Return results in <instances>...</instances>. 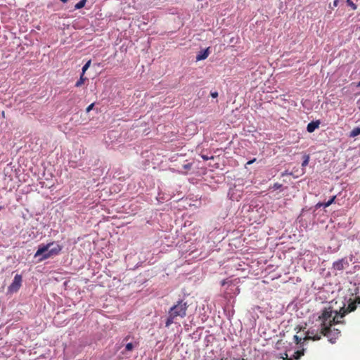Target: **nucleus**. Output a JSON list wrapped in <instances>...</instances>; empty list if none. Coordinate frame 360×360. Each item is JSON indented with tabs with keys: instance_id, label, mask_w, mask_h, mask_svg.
Wrapping results in <instances>:
<instances>
[{
	"instance_id": "7ed1b4c3",
	"label": "nucleus",
	"mask_w": 360,
	"mask_h": 360,
	"mask_svg": "<svg viewBox=\"0 0 360 360\" xmlns=\"http://www.w3.org/2000/svg\"><path fill=\"white\" fill-rule=\"evenodd\" d=\"M62 250V247L54 242L46 245L41 244L34 254V257H40L39 262H42L49 258L58 255Z\"/></svg>"
},
{
	"instance_id": "5701e85b",
	"label": "nucleus",
	"mask_w": 360,
	"mask_h": 360,
	"mask_svg": "<svg viewBox=\"0 0 360 360\" xmlns=\"http://www.w3.org/2000/svg\"><path fill=\"white\" fill-rule=\"evenodd\" d=\"M294 340H295L297 345L301 343L302 338L297 335H294Z\"/></svg>"
},
{
	"instance_id": "f257e3e1",
	"label": "nucleus",
	"mask_w": 360,
	"mask_h": 360,
	"mask_svg": "<svg viewBox=\"0 0 360 360\" xmlns=\"http://www.w3.org/2000/svg\"><path fill=\"white\" fill-rule=\"evenodd\" d=\"M333 310L330 308L325 309L319 319L321 324L317 328H311L307 330L305 337L303 339L302 344L307 340H319L322 335L326 336L330 342H333V338L331 337V333L327 332V325L331 324V322L335 320L333 318Z\"/></svg>"
},
{
	"instance_id": "4468645a",
	"label": "nucleus",
	"mask_w": 360,
	"mask_h": 360,
	"mask_svg": "<svg viewBox=\"0 0 360 360\" xmlns=\"http://www.w3.org/2000/svg\"><path fill=\"white\" fill-rule=\"evenodd\" d=\"M86 0H80L76 5L75 6V9H80L85 6Z\"/></svg>"
},
{
	"instance_id": "a211bd4d",
	"label": "nucleus",
	"mask_w": 360,
	"mask_h": 360,
	"mask_svg": "<svg viewBox=\"0 0 360 360\" xmlns=\"http://www.w3.org/2000/svg\"><path fill=\"white\" fill-rule=\"evenodd\" d=\"M228 287L229 288V290H230L231 291L236 290V293H237V294H238V293H239V291H240V290H239V289H238L237 287H236V286H235V285H233V284H232V283H229V285H228Z\"/></svg>"
},
{
	"instance_id": "bb28decb",
	"label": "nucleus",
	"mask_w": 360,
	"mask_h": 360,
	"mask_svg": "<svg viewBox=\"0 0 360 360\" xmlns=\"http://www.w3.org/2000/svg\"><path fill=\"white\" fill-rule=\"evenodd\" d=\"M321 207H324V202H319L315 206L316 209H318Z\"/></svg>"
},
{
	"instance_id": "f8f14e48",
	"label": "nucleus",
	"mask_w": 360,
	"mask_h": 360,
	"mask_svg": "<svg viewBox=\"0 0 360 360\" xmlns=\"http://www.w3.org/2000/svg\"><path fill=\"white\" fill-rule=\"evenodd\" d=\"M138 345V343L136 342H127L125 345V351L130 352L135 347Z\"/></svg>"
},
{
	"instance_id": "9b49d317",
	"label": "nucleus",
	"mask_w": 360,
	"mask_h": 360,
	"mask_svg": "<svg viewBox=\"0 0 360 360\" xmlns=\"http://www.w3.org/2000/svg\"><path fill=\"white\" fill-rule=\"evenodd\" d=\"M360 134V127L354 128L349 133L350 138H354Z\"/></svg>"
},
{
	"instance_id": "72a5a7b5",
	"label": "nucleus",
	"mask_w": 360,
	"mask_h": 360,
	"mask_svg": "<svg viewBox=\"0 0 360 360\" xmlns=\"http://www.w3.org/2000/svg\"><path fill=\"white\" fill-rule=\"evenodd\" d=\"M359 110H360V107H359Z\"/></svg>"
},
{
	"instance_id": "412c9836",
	"label": "nucleus",
	"mask_w": 360,
	"mask_h": 360,
	"mask_svg": "<svg viewBox=\"0 0 360 360\" xmlns=\"http://www.w3.org/2000/svg\"><path fill=\"white\" fill-rule=\"evenodd\" d=\"M131 338V336L130 335H127L126 337H124L122 341V345H124V343H127V342L129 341V340Z\"/></svg>"
},
{
	"instance_id": "39448f33",
	"label": "nucleus",
	"mask_w": 360,
	"mask_h": 360,
	"mask_svg": "<svg viewBox=\"0 0 360 360\" xmlns=\"http://www.w3.org/2000/svg\"><path fill=\"white\" fill-rule=\"evenodd\" d=\"M352 261V259L349 260L347 258H342L333 262V269L335 271H342L349 266V262Z\"/></svg>"
},
{
	"instance_id": "c85d7f7f",
	"label": "nucleus",
	"mask_w": 360,
	"mask_h": 360,
	"mask_svg": "<svg viewBox=\"0 0 360 360\" xmlns=\"http://www.w3.org/2000/svg\"><path fill=\"white\" fill-rule=\"evenodd\" d=\"M338 4V0H335L334 2H333L334 6H337Z\"/></svg>"
},
{
	"instance_id": "b1692460",
	"label": "nucleus",
	"mask_w": 360,
	"mask_h": 360,
	"mask_svg": "<svg viewBox=\"0 0 360 360\" xmlns=\"http://www.w3.org/2000/svg\"><path fill=\"white\" fill-rule=\"evenodd\" d=\"M94 106V103H91V104H90V105L86 108V112H89L93 109Z\"/></svg>"
},
{
	"instance_id": "4be33fe9",
	"label": "nucleus",
	"mask_w": 360,
	"mask_h": 360,
	"mask_svg": "<svg viewBox=\"0 0 360 360\" xmlns=\"http://www.w3.org/2000/svg\"><path fill=\"white\" fill-rule=\"evenodd\" d=\"M192 164L191 163H187L183 165V168L186 170H188L191 168Z\"/></svg>"
},
{
	"instance_id": "423d86ee",
	"label": "nucleus",
	"mask_w": 360,
	"mask_h": 360,
	"mask_svg": "<svg viewBox=\"0 0 360 360\" xmlns=\"http://www.w3.org/2000/svg\"><path fill=\"white\" fill-rule=\"evenodd\" d=\"M21 275L16 274L14 276L12 283L8 286V291L11 292H16L22 285Z\"/></svg>"
},
{
	"instance_id": "2eb2a0df",
	"label": "nucleus",
	"mask_w": 360,
	"mask_h": 360,
	"mask_svg": "<svg viewBox=\"0 0 360 360\" xmlns=\"http://www.w3.org/2000/svg\"><path fill=\"white\" fill-rule=\"evenodd\" d=\"M303 158H304V160H303V162L302 163V167H306L309 164V158H309V155H304Z\"/></svg>"
},
{
	"instance_id": "f03ea898",
	"label": "nucleus",
	"mask_w": 360,
	"mask_h": 360,
	"mask_svg": "<svg viewBox=\"0 0 360 360\" xmlns=\"http://www.w3.org/2000/svg\"><path fill=\"white\" fill-rule=\"evenodd\" d=\"M360 306V297H358L356 300L352 301V300H349L347 304H345L344 306L340 309V314L337 312V311H333V318H335V320L333 322H331V324L327 325V332H330L331 337L333 338V340L334 343L335 342V340L339 336L340 331L338 329L334 328L332 330L330 327L336 323H341L342 321L340 320V319H342L346 314L352 312L354 311L357 306Z\"/></svg>"
},
{
	"instance_id": "473e14b6",
	"label": "nucleus",
	"mask_w": 360,
	"mask_h": 360,
	"mask_svg": "<svg viewBox=\"0 0 360 360\" xmlns=\"http://www.w3.org/2000/svg\"><path fill=\"white\" fill-rule=\"evenodd\" d=\"M60 1H63V2H64V3H65V2H67V1H68V0H60Z\"/></svg>"
},
{
	"instance_id": "0eeeda50",
	"label": "nucleus",
	"mask_w": 360,
	"mask_h": 360,
	"mask_svg": "<svg viewBox=\"0 0 360 360\" xmlns=\"http://www.w3.org/2000/svg\"><path fill=\"white\" fill-rule=\"evenodd\" d=\"M304 355V349L297 350L292 355H289L287 352L285 353V356H282L283 360H299L302 356Z\"/></svg>"
},
{
	"instance_id": "a878e982",
	"label": "nucleus",
	"mask_w": 360,
	"mask_h": 360,
	"mask_svg": "<svg viewBox=\"0 0 360 360\" xmlns=\"http://www.w3.org/2000/svg\"><path fill=\"white\" fill-rule=\"evenodd\" d=\"M202 158L203 160H210V159H213L214 158H213V156H212V157H208L207 155H202Z\"/></svg>"
},
{
	"instance_id": "7c9ffc66",
	"label": "nucleus",
	"mask_w": 360,
	"mask_h": 360,
	"mask_svg": "<svg viewBox=\"0 0 360 360\" xmlns=\"http://www.w3.org/2000/svg\"><path fill=\"white\" fill-rule=\"evenodd\" d=\"M233 360H246V359H245L243 358H241V359L240 358H238V359L234 358Z\"/></svg>"
},
{
	"instance_id": "aec40b11",
	"label": "nucleus",
	"mask_w": 360,
	"mask_h": 360,
	"mask_svg": "<svg viewBox=\"0 0 360 360\" xmlns=\"http://www.w3.org/2000/svg\"><path fill=\"white\" fill-rule=\"evenodd\" d=\"M282 186H283V185H282V184H279V183H275V184L272 186L271 188H272V189H274V190L275 191V190L281 189V188H282Z\"/></svg>"
},
{
	"instance_id": "6ab92c4d",
	"label": "nucleus",
	"mask_w": 360,
	"mask_h": 360,
	"mask_svg": "<svg viewBox=\"0 0 360 360\" xmlns=\"http://www.w3.org/2000/svg\"><path fill=\"white\" fill-rule=\"evenodd\" d=\"M347 4L348 6H349L353 10L356 9V4L352 1V0H347Z\"/></svg>"
},
{
	"instance_id": "ddd939ff",
	"label": "nucleus",
	"mask_w": 360,
	"mask_h": 360,
	"mask_svg": "<svg viewBox=\"0 0 360 360\" xmlns=\"http://www.w3.org/2000/svg\"><path fill=\"white\" fill-rule=\"evenodd\" d=\"M86 79H87V78L84 77V75L81 74L79 79L75 84V86L76 87L81 86L84 84V81Z\"/></svg>"
},
{
	"instance_id": "2f4dec72",
	"label": "nucleus",
	"mask_w": 360,
	"mask_h": 360,
	"mask_svg": "<svg viewBox=\"0 0 360 360\" xmlns=\"http://www.w3.org/2000/svg\"><path fill=\"white\" fill-rule=\"evenodd\" d=\"M357 87H360V82L356 85Z\"/></svg>"
},
{
	"instance_id": "dca6fc26",
	"label": "nucleus",
	"mask_w": 360,
	"mask_h": 360,
	"mask_svg": "<svg viewBox=\"0 0 360 360\" xmlns=\"http://www.w3.org/2000/svg\"><path fill=\"white\" fill-rule=\"evenodd\" d=\"M91 60H88L85 65L82 67V74L84 75L85 72L88 70V68L90 67L91 65Z\"/></svg>"
},
{
	"instance_id": "c756f323",
	"label": "nucleus",
	"mask_w": 360,
	"mask_h": 360,
	"mask_svg": "<svg viewBox=\"0 0 360 360\" xmlns=\"http://www.w3.org/2000/svg\"><path fill=\"white\" fill-rule=\"evenodd\" d=\"M226 283H229L228 282L225 281H223L222 283H221V285H226Z\"/></svg>"
},
{
	"instance_id": "20e7f679",
	"label": "nucleus",
	"mask_w": 360,
	"mask_h": 360,
	"mask_svg": "<svg viewBox=\"0 0 360 360\" xmlns=\"http://www.w3.org/2000/svg\"><path fill=\"white\" fill-rule=\"evenodd\" d=\"M187 308V303L181 300L177 302L176 304L170 308L169 314H172L176 317L183 318L186 315Z\"/></svg>"
},
{
	"instance_id": "6e6552de",
	"label": "nucleus",
	"mask_w": 360,
	"mask_h": 360,
	"mask_svg": "<svg viewBox=\"0 0 360 360\" xmlns=\"http://www.w3.org/2000/svg\"><path fill=\"white\" fill-rule=\"evenodd\" d=\"M319 124H320L319 120L312 121V122H309L307 127V131L309 133L314 132L316 129L319 128Z\"/></svg>"
},
{
	"instance_id": "393cba45",
	"label": "nucleus",
	"mask_w": 360,
	"mask_h": 360,
	"mask_svg": "<svg viewBox=\"0 0 360 360\" xmlns=\"http://www.w3.org/2000/svg\"><path fill=\"white\" fill-rule=\"evenodd\" d=\"M210 95L212 98H215L218 96V93L217 91H212Z\"/></svg>"
},
{
	"instance_id": "1a4fd4ad",
	"label": "nucleus",
	"mask_w": 360,
	"mask_h": 360,
	"mask_svg": "<svg viewBox=\"0 0 360 360\" xmlns=\"http://www.w3.org/2000/svg\"><path fill=\"white\" fill-rule=\"evenodd\" d=\"M210 51L209 48L200 51L196 56L195 58L197 61L206 59L209 56Z\"/></svg>"
},
{
	"instance_id": "f3484780",
	"label": "nucleus",
	"mask_w": 360,
	"mask_h": 360,
	"mask_svg": "<svg viewBox=\"0 0 360 360\" xmlns=\"http://www.w3.org/2000/svg\"><path fill=\"white\" fill-rule=\"evenodd\" d=\"M335 196H333L328 201L324 202V207H329L335 200Z\"/></svg>"
},
{
	"instance_id": "9d476101",
	"label": "nucleus",
	"mask_w": 360,
	"mask_h": 360,
	"mask_svg": "<svg viewBox=\"0 0 360 360\" xmlns=\"http://www.w3.org/2000/svg\"><path fill=\"white\" fill-rule=\"evenodd\" d=\"M176 318L175 316H174L172 314L168 313V316L167 318L166 322H165V326L169 327L174 322V319Z\"/></svg>"
},
{
	"instance_id": "cd10ccee",
	"label": "nucleus",
	"mask_w": 360,
	"mask_h": 360,
	"mask_svg": "<svg viewBox=\"0 0 360 360\" xmlns=\"http://www.w3.org/2000/svg\"><path fill=\"white\" fill-rule=\"evenodd\" d=\"M255 161H256V158H253L252 160H249V161L246 163V165H251V164H252L253 162H255Z\"/></svg>"
}]
</instances>
